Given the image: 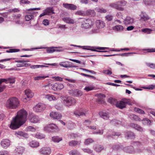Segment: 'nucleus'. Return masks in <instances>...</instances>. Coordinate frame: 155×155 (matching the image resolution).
Returning <instances> with one entry per match:
<instances>
[{"label":"nucleus","mask_w":155,"mask_h":155,"mask_svg":"<svg viewBox=\"0 0 155 155\" xmlns=\"http://www.w3.org/2000/svg\"><path fill=\"white\" fill-rule=\"evenodd\" d=\"M124 24L126 25H131L134 22V19L132 18L127 16L123 21Z\"/></svg>","instance_id":"nucleus-14"},{"label":"nucleus","mask_w":155,"mask_h":155,"mask_svg":"<svg viewBox=\"0 0 155 155\" xmlns=\"http://www.w3.org/2000/svg\"><path fill=\"white\" fill-rule=\"evenodd\" d=\"M25 150L24 147L21 146H18L15 148V151L19 155H21Z\"/></svg>","instance_id":"nucleus-22"},{"label":"nucleus","mask_w":155,"mask_h":155,"mask_svg":"<svg viewBox=\"0 0 155 155\" xmlns=\"http://www.w3.org/2000/svg\"><path fill=\"white\" fill-rule=\"evenodd\" d=\"M140 16V19L144 21H146L150 18V17L144 12H141Z\"/></svg>","instance_id":"nucleus-21"},{"label":"nucleus","mask_w":155,"mask_h":155,"mask_svg":"<svg viewBox=\"0 0 155 155\" xmlns=\"http://www.w3.org/2000/svg\"><path fill=\"white\" fill-rule=\"evenodd\" d=\"M143 3L146 6H151L155 5V0H143Z\"/></svg>","instance_id":"nucleus-23"},{"label":"nucleus","mask_w":155,"mask_h":155,"mask_svg":"<svg viewBox=\"0 0 155 155\" xmlns=\"http://www.w3.org/2000/svg\"><path fill=\"white\" fill-rule=\"evenodd\" d=\"M27 115L25 110L23 109L20 110L10 123V128L15 130L19 128L26 121Z\"/></svg>","instance_id":"nucleus-1"},{"label":"nucleus","mask_w":155,"mask_h":155,"mask_svg":"<svg viewBox=\"0 0 155 155\" xmlns=\"http://www.w3.org/2000/svg\"><path fill=\"white\" fill-rule=\"evenodd\" d=\"M29 119L31 122L34 123H38L40 121V119L38 116L33 114L30 116Z\"/></svg>","instance_id":"nucleus-16"},{"label":"nucleus","mask_w":155,"mask_h":155,"mask_svg":"<svg viewBox=\"0 0 155 155\" xmlns=\"http://www.w3.org/2000/svg\"><path fill=\"white\" fill-rule=\"evenodd\" d=\"M102 72L103 74L109 75H111L112 73L111 71L108 70H104Z\"/></svg>","instance_id":"nucleus-57"},{"label":"nucleus","mask_w":155,"mask_h":155,"mask_svg":"<svg viewBox=\"0 0 155 155\" xmlns=\"http://www.w3.org/2000/svg\"><path fill=\"white\" fill-rule=\"evenodd\" d=\"M95 10L98 12L100 13H105L107 12V10L100 7H97L95 8Z\"/></svg>","instance_id":"nucleus-41"},{"label":"nucleus","mask_w":155,"mask_h":155,"mask_svg":"<svg viewBox=\"0 0 155 155\" xmlns=\"http://www.w3.org/2000/svg\"><path fill=\"white\" fill-rule=\"evenodd\" d=\"M93 142H94V141L92 139L89 138L85 140L84 142V143L85 145H88Z\"/></svg>","instance_id":"nucleus-47"},{"label":"nucleus","mask_w":155,"mask_h":155,"mask_svg":"<svg viewBox=\"0 0 155 155\" xmlns=\"http://www.w3.org/2000/svg\"><path fill=\"white\" fill-rule=\"evenodd\" d=\"M100 117L104 119L107 120L109 118L108 114L107 113L104 112H100L99 113Z\"/></svg>","instance_id":"nucleus-32"},{"label":"nucleus","mask_w":155,"mask_h":155,"mask_svg":"<svg viewBox=\"0 0 155 155\" xmlns=\"http://www.w3.org/2000/svg\"><path fill=\"white\" fill-rule=\"evenodd\" d=\"M96 28H93L89 33V34H92L98 33L100 32V29L103 28L105 26V23L101 20H97L95 23Z\"/></svg>","instance_id":"nucleus-3"},{"label":"nucleus","mask_w":155,"mask_h":155,"mask_svg":"<svg viewBox=\"0 0 155 155\" xmlns=\"http://www.w3.org/2000/svg\"><path fill=\"white\" fill-rule=\"evenodd\" d=\"M53 8L48 7L44 10L46 15H49L52 14H54V12Z\"/></svg>","instance_id":"nucleus-31"},{"label":"nucleus","mask_w":155,"mask_h":155,"mask_svg":"<svg viewBox=\"0 0 155 155\" xmlns=\"http://www.w3.org/2000/svg\"><path fill=\"white\" fill-rule=\"evenodd\" d=\"M130 126L140 132H142L143 130V128L137 124L131 123L130 124Z\"/></svg>","instance_id":"nucleus-28"},{"label":"nucleus","mask_w":155,"mask_h":155,"mask_svg":"<svg viewBox=\"0 0 155 155\" xmlns=\"http://www.w3.org/2000/svg\"><path fill=\"white\" fill-rule=\"evenodd\" d=\"M51 140L54 142L58 143L62 140V138L58 136H54L52 137Z\"/></svg>","instance_id":"nucleus-37"},{"label":"nucleus","mask_w":155,"mask_h":155,"mask_svg":"<svg viewBox=\"0 0 155 155\" xmlns=\"http://www.w3.org/2000/svg\"><path fill=\"white\" fill-rule=\"evenodd\" d=\"M68 137L70 138L73 139L76 138L78 137V135L76 134L71 133L68 135Z\"/></svg>","instance_id":"nucleus-60"},{"label":"nucleus","mask_w":155,"mask_h":155,"mask_svg":"<svg viewBox=\"0 0 155 155\" xmlns=\"http://www.w3.org/2000/svg\"><path fill=\"white\" fill-rule=\"evenodd\" d=\"M141 31L147 34H150L153 31V30L149 28H145L141 30Z\"/></svg>","instance_id":"nucleus-40"},{"label":"nucleus","mask_w":155,"mask_h":155,"mask_svg":"<svg viewBox=\"0 0 155 155\" xmlns=\"http://www.w3.org/2000/svg\"><path fill=\"white\" fill-rule=\"evenodd\" d=\"M129 99L124 98L121 101H117L116 104V106L117 107L122 109L125 107L127 104H129Z\"/></svg>","instance_id":"nucleus-5"},{"label":"nucleus","mask_w":155,"mask_h":155,"mask_svg":"<svg viewBox=\"0 0 155 155\" xmlns=\"http://www.w3.org/2000/svg\"><path fill=\"white\" fill-rule=\"evenodd\" d=\"M48 66H46L44 65H31L30 66V68L31 69H35L36 68H43L44 67H48Z\"/></svg>","instance_id":"nucleus-39"},{"label":"nucleus","mask_w":155,"mask_h":155,"mask_svg":"<svg viewBox=\"0 0 155 155\" xmlns=\"http://www.w3.org/2000/svg\"><path fill=\"white\" fill-rule=\"evenodd\" d=\"M61 47L58 46V47H55L56 48H60ZM54 48L52 47L49 48H48L46 50V51L48 53H52L55 51H61V50H56L54 49Z\"/></svg>","instance_id":"nucleus-27"},{"label":"nucleus","mask_w":155,"mask_h":155,"mask_svg":"<svg viewBox=\"0 0 155 155\" xmlns=\"http://www.w3.org/2000/svg\"><path fill=\"white\" fill-rule=\"evenodd\" d=\"M48 76H38L35 77L34 80H41L42 79H45V78L48 77Z\"/></svg>","instance_id":"nucleus-59"},{"label":"nucleus","mask_w":155,"mask_h":155,"mask_svg":"<svg viewBox=\"0 0 155 155\" xmlns=\"http://www.w3.org/2000/svg\"><path fill=\"white\" fill-rule=\"evenodd\" d=\"M62 20L65 23L69 24H74L75 21L73 19L70 17H64L62 18Z\"/></svg>","instance_id":"nucleus-26"},{"label":"nucleus","mask_w":155,"mask_h":155,"mask_svg":"<svg viewBox=\"0 0 155 155\" xmlns=\"http://www.w3.org/2000/svg\"><path fill=\"white\" fill-rule=\"evenodd\" d=\"M94 89V87L93 86H86L84 88V89L86 91H91V90H93Z\"/></svg>","instance_id":"nucleus-58"},{"label":"nucleus","mask_w":155,"mask_h":155,"mask_svg":"<svg viewBox=\"0 0 155 155\" xmlns=\"http://www.w3.org/2000/svg\"><path fill=\"white\" fill-rule=\"evenodd\" d=\"M126 137H127L128 138H131L134 139L135 137V136L134 134L131 132H126L125 134Z\"/></svg>","instance_id":"nucleus-33"},{"label":"nucleus","mask_w":155,"mask_h":155,"mask_svg":"<svg viewBox=\"0 0 155 155\" xmlns=\"http://www.w3.org/2000/svg\"><path fill=\"white\" fill-rule=\"evenodd\" d=\"M19 104V101L15 97L10 98V109H15L18 107Z\"/></svg>","instance_id":"nucleus-10"},{"label":"nucleus","mask_w":155,"mask_h":155,"mask_svg":"<svg viewBox=\"0 0 155 155\" xmlns=\"http://www.w3.org/2000/svg\"><path fill=\"white\" fill-rule=\"evenodd\" d=\"M123 150L125 152L130 153H135L134 149L132 146H127L123 148Z\"/></svg>","instance_id":"nucleus-17"},{"label":"nucleus","mask_w":155,"mask_h":155,"mask_svg":"<svg viewBox=\"0 0 155 155\" xmlns=\"http://www.w3.org/2000/svg\"><path fill=\"white\" fill-rule=\"evenodd\" d=\"M108 101L111 104L115 105L117 102L116 99L112 97L109 98L108 100Z\"/></svg>","instance_id":"nucleus-46"},{"label":"nucleus","mask_w":155,"mask_h":155,"mask_svg":"<svg viewBox=\"0 0 155 155\" xmlns=\"http://www.w3.org/2000/svg\"><path fill=\"white\" fill-rule=\"evenodd\" d=\"M15 21L16 24L18 25H22L24 24L23 20L21 19H19L17 20H15Z\"/></svg>","instance_id":"nucleus-61"},{"label":"nucleus","mask_w":155,"mask_h":155,"mask_svg":"<svg viewBox=\"0 0 155 155\" xmlns=\"http://www.w3.org/2000/svg\"><path fill=\"white\" fill-rule=\"evenodd\" d=\"M49 88L54 91H60L64 87V85L60 83H56L49 85Z\"/></svg>","instance_id":"nucleus-8"},{"label":"nucleus","mask_w":155,"mask_h":155,"mask_svg":"<svg viewBox=\"0 0 155 155\" xmlns=\"http://www.w3.org/2000/svg\"><path fill=\"white\" fill-rule=\"evenodd\" d=\"M1 146L3 147H7L10 145V140L8 139H4L1 143Z\"/></svg>","instance_id":"nucleus-25"},{"label":"nucleus","mask_w":155,"mask_h":155,"mask_svg":"<svg viewBox=\"0 0 155 155\" xmlns=\"http://www.w3.org/2000/svg\"><path fill=\"white\" fill-rule=\"evenodd\" d=\"M29 146L32 147H36L39 145V142L35 141H32L29 143Z\"/></svg>","instance_id":"nucleus-35"},{"label":"nucleus","mask_w":155,"mask_h":155,"mask_svg":"<svg viewBox=\"0 0 155 155\" xmlns=\"http://www.w3.org/2000/svg\"><path fill=\"white\" fill-rule=\"evenodd\" d=\"M34 16L32 15H27L25 16V19L26 21H29L33 18Z\"/></svg>","instance_id":"nucleus-48"},{"label":"nucleus","mask_w":155,"mask_h":155,"mask_svg":"<svg viewBox=\"0 0 155 155\" xmlns=\"http://www.w3.org/2000/svg\"><path fill=\"white\" fill-rule=\"evenodd\" d=\"M93 23L89 19H84L82 22L81 27L84 29L91 28L93 25Z\"/></svg>","instance_id":"nucleus-6"},{"label":"nucleus","mask_w":155,"mask_h":155,"mask_svg":"<svg viewBox=\"0 0 155 155\" xmlns=\"http://www.w3.org/2000/svg\"><path fill=\"white\" fill-rule=\"evenodd\" d=\"M110 6L111 7L114 8L119 11H123L124 10V9L123 8L120 6V5L119 4V3H118V2L111 3L110 4Z\"/></svg>","instance_id":"nucleus-15"},{"label":"nucleus","mask_w":155,"mask_h":155,"mask_svg":"<svg viewBox=\"0 0 155 155\" xmlns=\"http://www.w3.org/2000/svg\"><path fill=\"white\" fill-rule=\"evenodd\" d=\"M81 141H78L76 140H72L70 141L69 144L70 146H75L80 144L81 143Z\"/></svg>","instance_id":"nucleus-42"},{"label":"nucleus","mask_w":155,"mask_h":155,"mask_svg":"<svg viewBox=\"0 0 155 155\" xmlns=\"http://www.w3.org/2000/svg\"><path fill=\"white\" fill-rule=\"evenodd\" d=\"M63 5L65 8L72 10H75L77 8V6L73 4L63 3Z\"/></svg>","instance_id":"nucleus-18"},{"label":"nucleus","mask_w":155,"mask_h":155,"mask_svg":"<svg viewBox=\"0 0 155 155\" xmlns=\"http://www.w3.org/2000/svg\"><path fill=\"white\" fill-rule=\"evenodd\" d=\"M33 136L37 138L41 139L44 138L45 137V135L38 132L34 134Z\"/></svg>","instance_id":"nucleus-36"},{"label":"nucleus","mask_w":155,"mask_h":155,"mask_svg":"<svg viewBox=\"0 0 155 155\" xmlns=\"http://www.w3.org/2000/svg\"><path fill=\"white\" fill-rule=\"evenodd\" d=\"M119 4L120 5V6H124L126 5L127 3V2L124 0H121L120 1H118Z\"/></svg>","instance_id":"nucleus-53"},{"label":"nucleus","mask_w":155,"mask_h":155,"mask_svg":"<svg viewBox=\"0 0 155 155\" xmlns=\"http://www.w3.org/2000/svg\"><path fill=\"white\" fill-rule=\"evenodd\" d=\"M103 133V130H98L96 131H94L93 132V133L94 134H100L101 135Z\"/></svg>","instance_id":"nucleus-63"},{"label":"nucleus","mask_w":155,"mask_h":155,"mask_svg":"<svg viewBox=\"0 0 155 155\" xmlns=\"http://www.w3.org/2000/svg\"><path fill=\"white\" fill-rule=\"evenodd\" d=\"M46 105L43 104L39 103L33 107L34 110L36 112H40L46 108Z\"/></svg>","instance_id":"nucleus-9"},{"label":"nucleus","mask_w":155,"mask_h":155,"mask_svg":"<svg viewBox=\"0 0 155 155\" xmlns=\"http://www.w3.org/2000/svg\"><path fill=\"white\" fill-rule=\"evenodd\" d=\"M132 144L134 146H137V147L134 150L135 153H140L143 152L144 150L143 147H142V144L141 143L138 141H133Z\"/></svg>","instance_id":"nucleus-7"},{"label":"nucleus","mask_w":155,"mask_h":155,"mask_svg":"<svg viewBox=\"0 0 155 155\" xmlns=\"http://www.w3.org/2000/svg\"><path fill=\"white\" fill-rule=\"evenodd\" d=\"M83 94L82 92L81 91H78L74 92V96L76 97L81 96Z\"/></svg>","instance_id":"nucleus-56"},{"label":"nucleus","mask_w":155,"mask_h":155,"mask_svg":"<svg viewBox=\"0 0 155 155\" xmlns=\"http://www.w3.org/2000/svg\"><path fill=\"white\" fill-rule=\"evenodd\" d=\"M76 100L74 98L69 96L63 97L62 102L63 104L68 107L74 105L76 103Z\"/></svg>","instance_id":"nucleus-2"},{"label":"nucleus","mask_w":155,"mask_h":155,"mask_svg":"<svg viewBox=\"0 0 155 155\" xmlns=\"http://www.w3.org/2000/svg\"><path fill=\"white\" fill-rule=\"evenodd\" d=\"M25 94L26 95L28 98H31L34 96V94L29 89L25 91Z\"/></svg>","instance_id":"nucleus-34"},{"label":"nucleus","mask_w":155,"mask_h":155,"mask_svg":"<svg viewBox=\"0 0 155 155\" xmlns=\"http://www.w3.org/2000/svg\"><path fill=\"white\" fill-rule=\"evenodd\" d=\"M105 97V96L104 94H100L98 95V99L97 100L98 102L102 103L103 101L102 99Z\"/></svg>","instance_id":"nucleus-43"},{"label":"nucleus","mask_w":155,"mask_h":155,"mask_svg":"<svg viewBox=\"0 0 155 155\" xmlns=\"http://www.w3.org/2000/svg\"><path fill=\"white\" fill-rule=\"evenodd\" d=\"M75 14L76 15L84 16L85 15L84 12L82 11H78L75 12Z\"/></svg>","instance_id":"nucleus-62"},{"label":"nucleus","mask_w":155,"mask_h":155,"mask_svg":"<svg viewBox=\"0 0 155 155\" xmlns=\"http://www.w3.org/2000/svg\"><path fill=\"white\" fill-rule=\"evenodd\" d=\"M69 153V155H80L79 152L76 150H74L70 151Z\"/></svg>","instance_id":"nucleus-45"},{"label":"nucleus","mask_w":155,"mask_h":155,"mask_svg":"<svg viewBox=\"0 0 155 155\" xmlns=\"http://www.w3.org/2000/svg\"><path fill=\"white\" fill-rule=\"evenodd\" d=\"M93 148L97 152H100L104 149L103 145L97 144L94 145Z\"/></svg>","instance_id":"nucleus-20"},{"label":"nucleus","mask_w":155,"mask_h":155,"mask_svg":"<svg viewBox=\"0 0 155 155\" xmlns=\"http://www.w3.org/2000/svg\"><path fill=\"white\" fill-rule=\"evenodd\" d=\"M146 64L147 66L150 67V68L152 69H155V64L146 63Z\"/></svg>","instance_id":"nucleus-52"},{"label":"nucleus","mask_w":155,"mask_h":155,"mask_svg":"<svg viewBox=\"0 0 155 155\" xmlns=\"http://www.w3.org/2000/svg\"><path fill=\"white\" fill-rule=\"evenodd\" d=\"M134 110L136 112L140 114H144V112L142 109L138 108L135 107L134 108Z\"/></svg>","instance_id":"nucleus-55"},{"label":"nucleus","mask_w":155,"mask_h":155,"mask_svg":"<svg viewBox=\"0 0 155 155\" xmlns=\"http://www.w3.org/2000/svg\"><path fill=\"white\" fill-rule=\"evenodd\" d=\"M45 98L49 101H55L57 100V98L54 95L51 94L46 95Z\"/></svg>","instance_id":"nucleus-30"},{"label":"nucleus","mask_w":155,"mask_h":155,"mask_svg":"<svg viewBox=\"0 0 155 155\" xmlns=\"http://www.w3.org/2000/svg\"><path fill=\"white\" fill-rule=\"evenodd\" d=\"M69 63L70 62L68 61L61 62L59 63V64L61 67L65 68H68V64L67 63L69 64Z\"/></svg>","instance_id":"nucleus-44"},{"label":"nucleus","mask_w":155,"mask_h":155,"mask_svg":"<svg viewBox=\"0 0 155 155\" xmlns=\"http://www.w3.org/2000/svg\"><path fill=\"white\" fill-rule=\"evenodd\" d=\"M97 50H104L105 49H109L110 51H120V50L117 49H115L114 48H109L107 47H97L96 48Z\"/></svg>","instance_id":"nucleus-29"},{"label":"nucleus","mask_w":155,"mask_h":155,"mask_svg":"<svg viewBox=\"0 0 155 155\" xmlns=\"http://www.w3.org/2000/svg\"><path fill=\"white\" fill-rule=\"evenodd\" d=\"M51 152V148L49 147H43L39 150V152L43 155H49Z\"/></svg>","instance_id":"nucleus-12"},{"label":"nucleus","mask_w":155,"mask_h":155,"mask_svg":"<svg viewBox=\"0 0 155 155\" xmlns=\"http://www.w3.org/2000/svg\"><path fill=\"white\" fill-rule=\"evenodd\" d=\"M150 121L148 119L145 118L143 119L142 120V123L144 125H150Z\"/></svg>","instance_id":"nucleus-51"},{"label":"nucleus","mask_w":155,"mask_h":155,"mask_svg":"<svg viewBox=\"0 0 155 155\" xmlns=\"http://www.w3.org/2000/svg\"><path fill=\"white\" fill-rule=\"evenodd\" d=\"M4 82L6 84L10 83V78L7 79L1 78L0 79V84Z\"/></svg>","instance_id":"nucleus-50"},{"label":"nucleus","mask_w":155,"mask_h":155,"mask_svg":"<svg viewBox=\"0 0 155 155\" xmlns=\"http://www.w3.org/2000/svg\"><path fill=\"white\" fill-rule=\"evenodd\" d=\"M50 116L53 119L56 120L61 119L62 117V115L61 113L54 111H52L50 113Z\"/></svg>","instance_id":"nucleus-13"},{"label":"nucleus","mask_w":155,"mask_h":155,"mask_svg":"<svg viewBox=\"0 0 155 155\" xmlns=\"http://www.w3.org/2000/svg\"><path fill=\"white\" fill-rule=\"evenodd\" d=\"M124 27L121 25H116L112 27V29L115 31L121 32L124 30Z\"/></svg>","instance_id":"nucleus-24"},{"label":"nucleus","mask_w":155,"mask_h":155,"mask_svg":"<svg viewBox=\"0 0 155 155\" xmlns=\"http://www.w3.org/2000/svg\"><path fill=\"white\" fill-rule=\"evenodd\" d=\"M30 2L28 1V0H21L20 1V3L21 4H29L30 3Z\"/></svg>","instance_id":"nucleus-64"},{"label":"nucleus","mask_w":155,"mask_h":155,"mask_svg":"<svg viewBox=\"0 0 155 155\" xmlns=\"http://www.w3.org/2000/svg\"><path fill=\"white\" fill-rule=\"evenodd\" d=\"M44 130L48 132H58L59 130L58 127L55 124H51L47 125L44 127Z\"/></svg>","instance_id":"nucleus-4"},{"label":"nucleus","mask_w":155,"mask_h":155,"mask_svg":"<svg viewBox=\"0 0 155 155\" xmlns=\"http://www.w3.org/2000/svg\"><path fill=\"white\" fill-rule=\"evenodd\" d=\"M15 134L17 137H23L25 138H27L28 137V136L27 134L21 131H15Z\"/></svg>","instance_id":"nucleus-19"},{"label":"nucleus","mask_w":155,"mask_h":155,"mask_svg":"<svg viewBox=\"0 0 155 155\" xmlns=\"http://www.w3.org/2000/svg\"><path fill=\"white\" fill-rule=\"evenodd\" d=\"M71 46H74V47H82L83 48V49H86L87 50H91L93 51H97V52H107V51H97L96 50V47H91V48H91V47L90 46H78L75 45H74L71 44L70 45Z\"/></svg>","instance_id":"nucleus-11"},{"label":"nucleus","mask_w":155,"mask_h":155,"mask_svg":"<svg viewBox=\"0 0 155 155\" xmlns=\"http://www.w3.org/2000/svg\"><path fill=\"white\" fill-rule=\"evenodd\" d=\"M36 129L35 128L32 126H28L26 128L25 130L27 131H35Z\"/></svg>","instance_id":"nucleus-49"},{"label":"nucleus","mask_w":155,"mask_h":155,"mask_svg":"<svg viewBox=\"0 0 155 155\" xmlns=\"http://www.w3.org/2000/svg\"><path fill=\"white\" fill-rule=\"evenodd\" d=\"M82 150L85 153H87L88 154H91L93 152V150L89 148H83Z\"/></svg>","instance_id":"nucleus-54"},{"label":"nucleus","mask_w":155,"mask_h":155,"mask_svg":"<svg viewBox=\"0 0 155 155\" xmlns=\"http://www.w3.org/2000/svg\"><path fill=\"white\" fill-rule=\"evenodd\" d=\"M86 14L88 15H91L92 16H94L95 15L96 13L94 10H88L86 11Z\"/></svg>","instance_id":"nucleus-38"}]
</instances>
